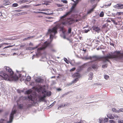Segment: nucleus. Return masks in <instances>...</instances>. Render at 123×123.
Wrapping results in <instances>:
<instances>
[{
  "mask_svg": "<svg viewBox=\"0 0 123 123\" xmlns=\"http://www.w3.org/2000/svg\"><path fill=\"white\" fill-rule=\"evenodd\" d=\"M107 64H105V65H103L102 66V68H106L107 67Z\"/></svg>",
  "mask_w": 123,
  "mask_h": 123,
  "instance_id": "40",
  "label": "nucleus"
},
{
  "mask_svg": "<svg viewBox=\"0 0 123 123\" xmlns=\"http://www.w3.org/2000/svg\"><path fill=\"white\" fill-rule=\"evenodd\" d=\"M23 105L22 104H20L18 105V108L20 109H22L23 108Z\"/></svg>",
  "mask_w": 123,
  "mask_h": 123,
  "instance_id": "25",
  "label": "nucleus"
},
{
  "mask_svg": "<svg viewBox=\"0 0 123 123\" xmlns=\"http://www.w3.org/2000/svg\"><path fill=\"white\" fill-rule=\"evenodd\" d=\"M114 52L111 54H109L106 56L101 57H99L98 56H95L92 57L90 56L86 58V59H90L93 60L94 61H102L104 62H105L106 61L110 62L109 59H114Z\"/></svg>",
  "mask_w": 123,
  "mask_h": 123,
  "instance_id": "1",
  "label": "nucleus"
},
{
  "mask_svg": "<svg viewBox=\"0 0 123 123\" xmlns=\"http://www.w3.org/2000/svg\"><path fill=\"white\" fill-rule=\"evenodd\" d=\"M46 96L45 94H44L43 97H42L39 98V99L40 101H43L44 100L45 98L46 97Z\"/></svg>",
  "mask_w": 123,
  "mask_h": 123,
  "instance_id": "17",
  "label": "nucleus"
},
{
  "mask_svg": "<svg viewBox=\"0 0 123 123\" xmlns=\"http://www.w3.org/2000/svg\"><path fill=\"white\" fill-rule=\"evenodd\" d=\"M3 5L4 6L9 5L10 4V2L8 1V0H4L3 1Z\"/></svg>",
  "mask_w": 123,
  "mask_h": 123,
  "instance_id": "15",
  "label": "nucleus"
},
{
  "mask_svg": "<svg viewBox=\"0 0 123 123\" xmlns=\"http://www.w3.org/2000/svg\"><path fill=\"white\" fill-rule=\"evenodd\" d=\"M97 67V66L96 65H93L92 66V68L93 69H95Z\"/></svg>",
  "mask_w": 123,
  "mask_h": 123,
  "instance_id": "37",
  "label": "nucleus"
},
{
  "mask_svg": "<svg viewBox=\"0 0 123 123\" xmlns=\"http://www.w3.org/2000/svg\"><path fill=\"white\" fill-rule=\"evenodd\" d=\"M77 81L78 80V78H79L81 77V76L80 75V74L79 73H77Z\"/></svg>",
  "mask_w": 123,
  "mask_h": 123,
  "instance_id": "36",
  "label": "nucleus"
},
{
  "mask_svg": "<svg viewBox=\"0 0 123 123\" xmlns=\"http://www.w3.org/2000/svg\"><path fill=\"white\" fill-rule=\"evenodd\" d=\"M99 123H105L103 118H100L99 119Z\"/></svg>",
  "mask_w": 123,
  "mask_h": 123,
  "instance_id": "21",
  "label": "nucleus"
},
{
  "mask_svg": "<svg viewBox=\"0 0 123 123\" xmlns=\"http://www.w3.org/2000/svg\"><path fill=\"white\" fill-rule=\"evenodd\" d=\"M38 47V46H36L35 47H33V48H31V49L32 50H34V49L36 48H37Z\"/></svg>",
  "mask_w": 123,
  "mask_h": 123,
  "instance_id": "48",
  "label": "nucleus"
},
{
  "mask_svg": "<svg viewBox=\"0 0 123 123\" xmlns=\"http://www.w3.org/2000/svg\"><path fill=\"white\" fill-rule=\"evenodd\" d=\"M57 26H56L53 27L51 29L49 30L48 32L50 33H51L52 32L54 33L55 34H56L57 33Z\"/></svg>",
  "mask_w": 123,
  "mask_h": 123,
  "instance_id": "7",
  "label": "nucleus"
},
{
  "mask_svg": "<svg viewBox=\"0 0 123 123\" xmlns=\"http://www.w3.org/2000/svg\"><path fill=\"white\" fill-rule=\"evenodd\" d=\"M57 6L59 7L61 6H62L60 4H57Z\"/></svg>",
  "mask_w": 123,
  "mask_h": 123,
  "instance_id": "61",
  "label": "nucleus"
},
{
  "mask_svg": "<svg viewBox=\"0 0 123 123\" xmlns=\"http://www.w3.org/2000/svg\"><path fill=\"white\" fill-rule=\"evenodd\" d=\"M46 94L47 96H49L51 95V92H47Z\"/></svg>",
  "mask_w": 123,
  "mask_h": 123,
  "instance_id": "33",
  "label": "nucleus"
},
{
  "mask_svg": "<svg viewBox=\"0 0 123 123\" xmlns=\"http://www.w3.org/2000/svg\"><path fill=\"white\" fill-rule=\"evenodd\" d=\"M76 6V3L74 4L70 9V11L67 12L66 14L61 18V19H63L66 17L67 16L70 15L72 13H74L76 11L75 8Z\"/></svg>",
  "mask_w": 123,
  "mask_h": 123,
  "instance_id": "3",
  "label": "nucleus"
},
{
  "mask_svg": "<svg viewBox=\"0 0 123 123\" xmlns=\"http://www.w3.org/2000/svg\"><path fill=\"white\" fill-rule=\"evenodd\" d=\"M57 90L58 91H60L61 90V89L60 88H59L57 89Z\"/></svg>",
  "mask_w": 123,
  "mask_h": 123,
  "instance_id": "64",
  "label": "nucleus"
},
{
  "mask_svg": "<svg viewBox=\"0 0 123 123\" xmlns=\"http://www.w3.org/2000/svg\"><path fill=\"white\" fill-rule=\"evenodd\" d=\"M43 92H46V90L45 89V88L43 89Z\"/></svg>",
  "mask_w": 123,
  "mask_h": 123,
  "instance_id": "59",
  "label": "nucleus"
},
{
  "mask_svg": "<svg viewBox=\"0 0 123 123\" xmlns=\"http://www.w3.org/2000/svg\"><path fill=\"white\" fill-rule=\"evenodd\" d=\"M53 37V35L51 34L50 36V38H51L52 37Z\"/></svg>",
  "mask_w": 123,
  "mask_h": 123,
  "instance_id": "58",
  "label": "nucleus"
},
{
  "mask_svg": "<svg viewBox=\"0 0 123 123\" xmlns=\"http://www.w3.org/2000/svg\"><path fill=\"white\" fill-rule=\"evenodd\" d=\"M104 15V13L103 12H101L100 14V17H103V16Z\"/></svg>",
  "mask_w": 123,
  "mask_h": 123,
  "instance_id": "34",
  "label": "nucleus"
},
{
  "mask_svg": "<svg viewBox=\"0 0 123 123\" xmlns=\"http://www.w3.org/2000/svg\"><path fill=\"white\" fill-rule=\"evenodd\" d=\"M0 76L2 77L5 80H10V75H8L7 74L4 73L3 72H1L0 73Z\"/></svg>",
  "mask_w": 123,
  "mask_h": 123,
  "instance_id": "5",
  "label": "nucleus"
},
{
  "mask_svg": "<svg viewBox=\"0 0 123 123\" xmlns=\"http://www.w3.org/2000/svg\"><path fill=\"white\" fill-rule=\"evenodd\" d=\"M2 16V14L1 12H0V16Z\"/></svg>",
  "mask_w": 123,
  "mask_h": 123,
  "instance_id": "63",
  "label": "nucleus"
},
{
  "mask_svg": "<svg viewBox=\"0 0 123 123\" xmlns=\"http://www.w3.org/2000/svg\"><path fill=\"white\" fill-rule=\"evenodd\" d=\"M108 118H104V120L105 123L106 122H108Z\"/></svg>",
  "mask_w": 123,
  "mask_h": 123,
  "instance_id": "30",
  "label": "nucleus"
},
{
  "mask_svg": "<svg viewBox=\"0 0 123 123\" xmlns=\"http://www.w3.org/2000/svg\"><path fill=\"white\" fill-rule=\"evenodd\" d=\"M26 92L27 94H30L31 92L30 90H28L26 91Z\"/></svg>",
  "mask_w": 123,
  "mask_h": 123,
  "instance_id": "39",
  "label": "nucleus"
},
{
  "mask_svg": "<svg viewBox=\"0 0 123 123\" xmlns=\"http://www.w3.org/2000/svg\"><path fill=\"white\" fill-rule=\"evenodd\" d=\"M114 117H115V118H118L119 117V116L117 115H114Z\"/></svg>",
  "mask_w": 123,
  "mask_h": 123,
  "instance_id": "52",
  "label": "nucleus"
},
{
  "mask_svg": "<svg viewBox=\"0 0 123 123\" xmlns=\"http://www.w3.org/2000/svg\"><path fill=\"white\" fill-rule=\"evenodd\" d=\"M16 112V111L14 110L12 111L10 115L9 120L7 122L8 123H10L12 122L13 119L14 114H15Z\"/></svg>",
  "mask_w": 123,
  "mask_h": 123,
  "instance_id": "8",
  "label": "nucleus"
},
{
  "mask_svg": "<svg viewBox=\"0 0 123 123\" xmlns=\"http://www.w3.org/2000/svg\"><path fill=\"white\" fill-rule=\"evenodd\" d=\"M40 13H41L43 14H44L47 15H50L53 14V13H52V12L48 13V12H41Z\"/></svg>",
  "mask_w": 123,
  "mask_h": 123,
  "instance_id": "23",
  "label": "nucleus"
},
{
  "mask_svg": "<svg viewBox=\"0 0 123 123\" xmlns=\"http://www.w3.org/2000/svg\"><path fill=\"white\" fill-rule=\"evenodd\" d=\"M82 38V37H79V39L80 40H81Z\"/></svg>",
  "mask_w": 123,
  "mask_h": 123,
  "instance_id": "62",
  "label": "nucleus"
},
{
  "mask_svg": "<svg viewBox=\"0 0 123 123\" xmlns=\"http://www.w3.org/2000/svg\"><path fill=\"white\" fill-rule=\"evenodd\" d=\"M69 104L68 103H66V104H65L64 105H62L59 106L58 108V109H59L60 108H61L62 107H64L65 106L69 105Z\"/></svg>",
  "mask_w": 123,
  "mask_h": 123,
  "instance_id": "19",
  "label": "nucleus"
},
{
  "mask_svg": "<svg viewBox=\"0 0 123 123\" xmlns=\"http://www.w3.org/2000/svg\"><path fill=\"white\" fill-rule=\"evenodd\" d=\"M18 6V4L17 3H15L13 4L12 5V7H16Z\"/></svg>",
  "mask_w": 123,
  "mask_h": 123,
  "instance_id": "29",
  "label": "nucleus"
},
{
  "mask_svg": "<svg viewBox=\"0 0 123 123\" xmlns=\"http://www.w3.org/2000/svg\"><path fill=\"white\" fill-rule=\"evenodd\" d=\"M40 12H36V11L34 12V13H40Z\"/></svg>",
  "mask_w": 123,
  "mask_h": 123,
  "instance_id": "53",
  "label": "nucleus"
},
{
  "mask_svg": "<svg viewBox=\"0 0 123 123\" xmlns=\"http://www.w3.org/2000/svg\"><path fill=\"white\" fill-rule=\"evenodd\" d=\"M31 80V78L30 76H28L26 78V80L27 81H29Z\"/></svg>",
  "mask_w": 123,
  "mask_h": 123,
  "instance_id": "32",
  "label": "nucleus"
},
{
  "mask_svg": "<svg viewBox=\"0 0 123 123\" xmlns=\"http://www.w3.org/2000/svg\"><path fill=\"white\" fill-rule=\"evenodd\" d=\"M28 98L31 101H32V97L31 95H29L28 96Z\"/></svg>",
  "mask_w": 123,
  "mask_h": 123,
  "instance_id": "27",
  "label": "nucleus"
},
{
  "mask_svg": "<svg viewBox=\"0 0 123 123\" xmlns=\"http://www.w3.org/2000/svg\"><path fill=\"white\" fill-rule=\"evenodd\" d=\"M115 60L121 62H123V53H121L120 51H115L114 52Z\"/></svg>",
  "mask_w": 123,
  "mask_h": 123,
  "instance_id": "2",
  "label": "nucleus"
},
{
  "mask_svg": "<svg viewBox=\"0 0 123 123\" xmlns=\"http://www.w3.org/2000/svg\"><path fill=\"white\" fill-rule=\"evenodd\" d=\"M90 30L89 29L87 30H85V33H87L88 31H89Z\"/></svg>",
  "mask_w": 123,
  "mask_h": 123,
  "instance_id": "55",
  "label": "nucleus"
},
{
  "mask_svg": "<svg viewBox=\"0 0 123 123\" xmlns=\"http://www.w3.org/2000/svg\"><path fill=\"white\" fill-rule=\"evenodd\" d=\"M64 60L66 62V63H68L69 61H68V60L66 58L64 59Z\"/></svg>",
  "mask_w": 123,
  "mask_h": 123,
  "instance_id": "44",
  "label": "nucleus"
},
{
  "mask_svg": "<svg viewBox=\"0 0 123 123\" xmlns=\"http://www.w3.org/2000/svg\"><path fill=\"white\" fill-rule=\"evenodd\" d=\"M104 78L106 80H107L109 78V76L107 75H104Z\"/></svg>",
  "mask_w": 123,
  "mask_h": 123,
  "instance_id": "35",
  "label": "nucleus"
},
{
  "mask_svg": "<svg viewBox=\"0 0 123 123\" xmlns=\"http://www.w3.org/2000/svg\"><path fill=\"white\" fill-rule=\"evenodd\" d=\"M71 28H69L68 31V32L69 33H70L71 32Z\"/></svg>",
  "mask_w": 123,
  "mask_h": 123,
  "instance_id": "41",
  "label": "nucleus"
},
{
  "mask_svg": "<svg viewBox=\"0 0 123 123\" xmlns=\"http://www.w3.org/2000/svg\"><path fill=\"white\" fill-rule=\"evenodd\" d=\"M75 22H77V17H74L73 18H71L67 21L62 22V24L63 25H67L71 24Z\"/></svg>",
  "mask_w": 123,
  "mask_h": 123,
  "instance_id": "4",
  "label": "nucleus"
},
{
  "mask_svg": "<svg viewBox=\"0 0 123 123\" xmlns=\"http://www.w3.org/2000/svg\"><path fill=\"white\" fill-rule=\"evenodd\" d=\"M31 104H29L27 105V108H29L31 107Z\"/></svg>",
  "mask_w": 123,
  "mask_h": 123,
  "instance_id": "54",
  "label": "nucleus"
},
{
  "mask_svg": "<svg viewBox=\"0 0 123 123\" xmlns=\"http://www.w3.org/2000/svg\"><path fill=\"white\" fill-rule=\"evenodd\" d=\"M72 76L73 78H76L75 79L73 80L72 82L73 83H75L77 81V73L76 72Z\"/></svg>",
  "mask_w": 123,
  "mask_h": 123,
  "instance_id": "14",
  "label": "nucleus"
},
{
  "mask_svg": "<svg viewBox=\"0 0 123 123\" xmlns=\"http://www.w3.org/2000/svg\"><path fill=\"white\" fill-rule=\"evenodd\" d=\"M84 66H82L80 67H78V69H79V70H77V72H78L80 71V70L83 69V68L84 67Z\"/></svg>",
  "mask_w": 123,
  "mask_h": 123,
  "instance_id": "24",
  "label": "nucleus"
},
{
  "mask_svg": "<svg viewBox=\"0 0 123 123\" xmlns=\"http://www.w3.org/2000/svg\"><path fill=\"white\" fill-rule=\"evenodd\" d=\"M110 123H115V122L113 120H111L109 121Z\"/></svg>",
  "mask_w": 123,
  "mask_h": 123,
  "instance_id": "47",
  "label": "nucleus"
},
{
  "mask_svg": "<svg viewBox=\"0 0 123 123\" xmlns=\"http://www.w3.org/2000/svg\"><path fill=\"white\" fill-rule=\"evenodd\" d=\"M112 21L113 22V23L116 25H117V23L116 22V21L114 20H112Z\"/></svg>",
  "mask_w": 123,
  "mask_h": 123,
  "instance_id": "45",
  "label": "nucleus"
},
{
  "mask_svg": "<svg viewBox=\"0 0 123 123\" xmlns=\"http://www.w3.org/2000/svg\"><path fill=\"white\" fill-rule=\"evenodd\" d=\"M89 78H88L89 80H91L92 79L93 77V74L92 73H90L89 75Z\"/></svg>",
  "mask_w": 123,
  "mask_h": 123,
  "instance_id": "18",
  "label": "nucleus"
},
{
  "mask_svg": "<svg viewBox=\"0 0 123 123\" xmlns=\"http://www.w3.org/2000/svg\"><path fill=\"white\" fill-rule=\"evenodd\" d=\"M84 121L83 120H80V121L77 122V123H83Z\"/></svg>",
  "mask_w": 123,
  "mask_h": 123,
  "instance_id": "49",
  "label": "nucleus"
},
{
  "mask_svg": "<svg viewBox=\"0 0 123 123\" xmlns=\"http://www.w3.org/2000/svg\"><path fill=\"white\" fill-rule=\"evenodd\" d=\"M118 121V123H123V120H119Z\"/></svg>",
  "mask_w": 123,
  "mask_h": 123,
  "instance_id": "50",
  "label": "nucleus"
},
{
  "mask_svg": "<svg viewBox=\"0 0 123 123\" xmlns=\"http://www.w3.org/2000/svg\"><path fill=\"white\" fill-rule=\"evenodd\" d=\"M18 79V78L16 75H15L13 76L12 75H10V80L16 81Z\"/></svg>",
  "mask_w": 123,
  "mask_h": 123,
  "instance_id": "10",
  "label": "nucleus"
},
{
  "mask_svg": "<svg viewBox=\"0 0 123 123\" xmlns=\"http://www.w3.org/2000/svg\"><path fill=\"white\" fill-rule=\"evenodd\" d=\"M62 2L63 3L67 4L68 3V1L66 0H62Z\"/></svg>",
  "mask_w": 123,
  "mask_h": 123,
  "instance_id": "42",
  "label": "nucleus"
},
{
  "mask_svg": "<svg viewBox=\"0 0 123 123\" xmlns=\"http://www.w3.org/2000/svg\"><path fill=\"white\" fill-rule=\"evenodd\" d=\"M92 28L93 30L98 33L100 31V28L97 26H94L92 27Z\"/></svg>",
  "mask_w": 123,
  "mask_h": 123,
  "instance_id": "12",
  "label": "nucleus"
},
{
  "mask_svg": "<svg viewBox=\"0 0 123 123\" xmlns=\"http://www.w3.org/2000/svg\"><path fill=\"white\" fill-rule=\"evenodd\" d=\"M95 7H94L92 8L89 10L87 12V14H89L91 13L93 11L94 9L95 8Z\"/></svg>",
  "mask_w": 123,
  "mask_h": 123,
  "instance_id": "22",
  "label": "nucleus"
},
{
  "mask_svg": "<svg viewBox=\"0 0 123 123\" xmlns=\"http://www.w3.org/2000/svg\"><path fill=\"white\" fill-rule=\"evenodd\" d=\"M25 13V14H27V13L26 12H23V13H18L17 14H16V15H17V16H19L21 15H23V13Z\"/></svg>",
  "mask_w": 123,
  "mask_h": 123,
  "instance_id": "28",
  "label": "nucleus"
},
{
  "mask_svg": "<svg viewBox=\"0 0 123 123\" xmlns=\"http://www.w3.org/2000/svg\"><path fill=\"white\" fill-rule=\"evenodd\" d=\"M49 43H47V42H45L42 46V47L38 48L37 49V51L38 53L40 52V51L44 49L46 47L49 45Z\"/></svg>",
  "mask_w": 123,
  "mask_h": 123,
  "instance_id": "6",
  "label": "nucleus"
},
{
  "mask_svg": "<svg viewBox=\"0 0 123 123\" xmlns=\"http://www.w3.org/2000/svg\"><path fill=\"white\" fill-rule=\"evenodd\" d=\"M4 68L6 69V71L9 72L10 75H13V72L12 69L9 67L6 66H5Z\"/></svg>",
  "mask_w": 123,
  "mask_h": 123,
  "instance_id": "9",
  "label": "nucleus"
},
{
  "mask_svg": "<svg viewBox=\"0 0 123 123\" xmlns=\"http://www.w3.org/2000/svg\"><path fill=\"white\" fill-rule=\"evenodd\" d=\"M114 7L116 8L122 9L123 8V4H117L114 6Z\"/></svg>",
  "mask_w": 123,
  "mask_h": 123,
  "instance_id": "11",
  "label": "nucleus"
},
{
  "mask_svg": "<svg viewBox=\"0 0 123 123\" xmlns=\"http://www.w3.org/2000/svg\"><path fill=\"white\" fill-rule=\"evenodd\" d=\"M35 81L36 82L42 83L43 82L44 80L43 79L40 77L37 78L35 80Z\"/></svg>",
  "mask_w": 123,
  "mask_h": 123,
  "instance_id": "13",
  "label": "nucleus"
},
{
  "mask_svg": "<svg viewBox=\"0 0 123 123\" xmlns=\"http://www.w3.org/2000/svg\"><path fill=\"white\" fill-rule=\"evenodd\" d=\"M107 116L110 119H113L114 118V117L112 116V114L111 113L107 114Z\"/></svg>",
  "mask_w": 123,
  "mask_h": 123,
  "instance_id": "20",
  "label": "nucleus"
},
{
  "mask_svg": "<svg viewBox=\"0 0 123 123\" xmlns=\"http://www.w3.org/2000/svg\"><path fill=\"white\" fill-rule=\"evenodd\" d=\"M21 11H22V10H15V11L16 12H21Z\"/></svg>",
  "mask_w": 123,
  "mask_h": 123,
  "instance_id": "51",
  "label": "nucleus"
},
{
  "mask_svg": "<svg viewBox=\"0 0 123 123\" xmlns=\"http://www.w3.org/2000/svg\"><path fill=\"white\" fill-rule=\"evenodd\" d=\"M112 111L114 112H118V110H117L115 108H113L112 109Z\"/></svg>",
  "mask_w": 123,
  "mask_h": 123,
  "instance_id": "31",
  "label": "nucleus"
},
{
  "mask_svg": "<svg viewBox=\"0 0 123 123\" xmlns=\"http://www.w3.org/2000/svg\"><path fill=\"white\" fill-rule=\"evenodd\" d=\"M33 37H27L26 38H24L23 39V40H24V41L26 40H27L30 39L31 38H32Z\"/></svg>",
  "mask_w": 123,
  "mask_h": 123,
  "instance_id": "26",
  "label": "nucleus"
},
{
  "mask_svg": "<svg viewBox=\"0 0 123 123\" xmlns=\"http://www.w3.org/2000/svg\"><path fill=\"white\" fill-rule=\"evenodd\" d=\"M75 69L76 68H72V69H71L70 70V71L71 72L74 71V70H75Z\"/></svg>",
  "mask_w": 123,
  "mask_h": 123,
  "instance_id": "46",
  "label": "nucleus"
},
{
  "mask_svg": "<svg viewBox=\"0 0 123 123\" xmlns=\"http://www.w3.org/2000/svg\"><path fill=\"white\" fill-rule=\"evenodd\" d=\"M77 23L78 22H79V23H82V20L81 19H79V20L77 19Z\"/></svg>",
  "mask_w": 123,
  "mask_h": 123,
  "instance_id": "43",
  "label": "nucleus"
},
{
  "mask_svg": "<svg viewBox=\"0 0 123 123\" xmlns=\"http://www.w3.org/2000/svg\"><path fill=\"white\" fill-rule=\"evenodd\" d=\"M17 91H18V92L19 93H21V91L19 90H18Z\"/></svg>",
  "mask_w": 123,
  "mask_h": 123,
  "instance_id": "56",
  "label": "nucleus"
},
{
  "mask_svg": "<svg viewBox=\"0 0 123 123\" xmlns=\"http://www.w3.org/2000/svg\"><path fill=\"white\" fill-rule=\"evenodd\" d=\"M123 112V108L121 109L118 110V112Z\"/></svg>",
  "mask_w": 123,
  "mask_h": 123,
  "instance_id": "38",
  "label": "nucleus"
},
{
  "mask_svg": "<svg viewBox=\"0 0 123 123\" xmlns=\"http://www.w3.org/2000/svg\"><path fill=\"white\" fill-rule=\"evenodd\" d=\"M42 89V87L41 85L39 86V88H38L37 87L36 88V89L37 90V91L38 92H39L41 91Z\"/></svg>",
  "mask_w": 123,
  "mask_h": 123,
  "instance_id": "16",
  "label": "nucleus"
},
{
  "mask_svg": "<svg viewBox=\"0 0 123 123\" xmlns=\"http://www.w3.org/2000/svg\"><path fill=\"white\" fill-rule=\"evenodd\" d=\"M12 47L11 46H7V47H5L4 49H5V48H9V47Z\"/></svg>",
  "mask_w": 123,
  "mask_h": 123,
  "instance_id": "60",
  "label": "nucleus"
},
{
  "mask_svg": "<svg viewBox=\"0 0 123 123\" xmlns=\"http://www.w3.org/2000/svg\"><path fill=\"white\" fill-rule=\"evenodd\" d=\"M56 102L55 101H54V102L52 104V105H53L55 104L56 103Z\"/></svg>",
  "mask_w": 123,
  "mask_h": 123,
  "instance_id": "57",
  "label": "nucleus"
}]
</instances>
